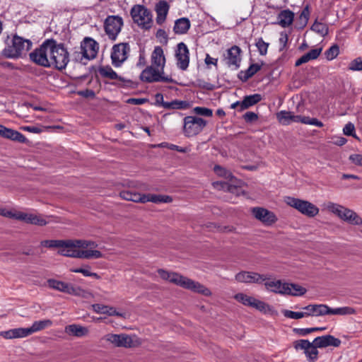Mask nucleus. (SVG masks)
Here are the masks:
<instances>
[{
	"instance_id": "f257e3e1",
	"label": "nucleus",
	"mask_w": 362,
	"mask_h": 362,
	"mask_svg": "<svg viewBox=\"0 0 362 362\" xmlns=\"http://www.w3.org/2000/svg\"><path fill=\"white\" fill-rule=\"evenodd\" d=\"M45 247H57L58 253L66 257L80 259H100L103 257V253L96 250L95 242L86 240H46L41 242Z\"/></svg>"
},
{
	"instance_id": "f03ea898",
	"label": "nucleus",
	"mask_w": 362,
	"mask_h": 362,
	"mask_svg": "<svg viewBox=\"0 0 362 362\" xmlns=\"http://www.w3.org/2000/svg\"><path fill=\"white\" fill-rule=\"evenodd\" d=\"M158 273L160 277L164 281L173 283L177 286L182 287L183 288L202 294L204 296H210L211 295V292L209 288L206 287L204 285L186 276H182L178 273L169 272L163 269H159L158 270Z\"/></svg>"
},
{
	"instance_id": "7ed1b4c3",
	"label": "nucleus",
	"mask_w": 362,
	"mask_h": 362,
	"mask_svg": "<svg viewBox=\"0 0 362 362\" xmlns=\"http://www.w3.org/2000/svg\"><path fill=\"white\" fill-rule=\"evenodd\" d=\"M305 316L321 317L327 315H349L355 313V310L349 306L331 308L325 304H310L304 308Z\"/></svg>"
},
{
	"instance_id": "20e7f679",
	"label": "nucleus",
	"mask_w": 362,
	"mask_h": 362,
	"mask_svg": "<svg viewBox=\"0 0 362 362\" xmlns=\"http://www.w3.org/2000/svg\"><path fill=\"white\" fill-rule=\"evenodd\" d=\"M324 209L349 224L362 225V218L353 210L332 202L324 204Z\"/></svg>"
},
{
	"instance_id": "39448f33",
	"label": "nucleus",
	"mask_w": 362,
	"mask_h": 362,
	"mask_svg": "<svg viewBox=\"0 0 362 362\" xmlns=\"http://www.w3.org/2000/svg\"><path fill=\"white\" fill-rule=\"evenodd\" d=\"M31 46L30 40L14 35L11 40V44H8L7 47L4 49L3 54L7 58H18L25 54Z\"/></svg>"
},
{
	"instance_id": "423d86ee",
	"label": "nucleus",
	"mask_w": 362,
	"mask_h": 362,
	"mask_svg": "<svg viewBox=\"0 0 362 362\" xmlns=\"http://www.w3.org/2000/svg\"><path fill=\"white\" fill-rule=\"evenodd\" d=\"M54 40H45L40 47L30 53V58L32 62L37 65L49 67L50 57L52 54Z\"/></svg>"
},
{
	"instance_id": "0eeeda50",
	"label": "nucleus",
	"mask_w": 362,
	"mask_h": 362,
	"mask_svg": "<svg viewBox=\"0 0 362 362\" xmlns=\"http://www.w3.org/2000/svg\"><path fill=\"white\" fill-rule=\"evenodd\" d=\"M284 202L288 206L294 208L300 214L310 218H313L319 214V208L306 200L293 197H284Z\"/></svg>"
},
{
	"instance_id": "6e6552de",
	"label": "nucleus",
	"mask_w": 362,
	"mask_h": 362,
	"mask_svg": "<svg viewBox=\"0 0 362 362\" xmlns=\"http://www.w3.org/2000/svg\"><path fill=\"white\" fill-rule=\"evenodd\" d=\"M101 340L115 347L132 348L139 344V341L135 336L126 334L108 333L105 334Z\"/></svg>"
},
{
	"instance_id": "1a4fd4ad",
	"label": "nucleus",
	"mask_w": 362,
	"mask_h": 362,
	"mask_svg": "<svg viewBox=\"0 0 362 362\" xmlns=\"http://www.w3.org/2000/svg\"><path fill=\"white\" fill-rule=\"evenodd\" d=\"M69 62V54L63 44L54 42L52 57H50L49 67H54L59 70L66 68Z\"/></svg>"
},
{
	"instance_id": "9d476101",
	"label": "nucleus",
	"mask_w": 362,
	"mask_h": 362,
	"mask_svg": "<svg viewBox=\"0 0 362 362\" xmlns=\"http://www.w3.org/2000/svg\"><path fill=\"white\" fill-rule=\"evenodd\" d=\"M207 122L196 116H187L183 119V134L187 137L197 136L202 132Z\"/></svg>"
},
{
	"instance_id": "9b49d317",
	"label": "nucleus",
	"mask_w": 362,
	"mask_h": 362,
	"mask_svg": "<svg viewBox=\"0 0 362 362\" xmlns=\"http://www.w3.org/2000/svg\"><path fill=\"white\" fill-rule=\"evenodd\" d=\"M131 15L135 23L144 29L151 27L152 15L148 9L142 5H135L131 9Z\"/></svg>"
},
{
	"instance_id": "f8f14e48",
	"label": "nucleus",
	"mask_w": 362,
	"mask_h": 362,
	"mask_svg": "<svg viewBox=\"0 0 362 362\" xmlns=\"http://www.w3.org/2000/svg\"><path fill=\"white\" fill-rule=\"evenodd\" d=\"M140 79L143 82L153 83V82H173V80L171 77L165 76L164 71L158 69L153 66H148L144 69L140 74Z\"/></svg>"
},
{
	"instance_id": "ddd939ff",
	"label": "nucleus",
	"mask_w": 362,
	"mask_h": 362,
	"mask_svg": "<svg viewBox=\"0 0 362 362\" xmlns=\"http://www.w3.org/2000/svg\"><path fill=\"white\" fill-rule=\"evenodd\" d=\"M130 51L127 43H119L112 48L111 60L115 67H119L127 59Z\"/></svg>"
},
{
	"instance_id": "4468645a",
	"label": "nucleus",
	"mask_w": 362,
	"mask_h": 362,
	"mask_svg": "<svg viewBox=\"0 0 362 362\" xmlns=\"http://www.w3.org/2000/svg\"><path fill=\"white\" fill-rule=\"evenodd\" d=\"M123 25V21L119 16H108L105 22V30L109 38L116 40Z\"/></svg>"
},
{
	"instance_id": "2eb2a0df",
	"label": "nucleus",
	"mask_w": 362,
	"mask_h": 362,
	"mask_svg": "<svg viewBox=\"0 0 362 362\" xmlns=\"http://www.w3.org/2000/svg\"><path fill=\"white\" fill-rule=\"evenodd\" d=\"M245 306L255 308L264 315H269L271 316H276L278 315V312L273 306L252 296H248Z\"/></svg>"
},
{
	"instance_id": "dca6fc26",
	"label": "nucleus",
	"mask_w": 362,
	"mask_h": 362,
	"mask_svg": "<svg viewBox=\"0 0 362 362\" xmlns=\"http://www.w3.org/2000/svg\"><path fill=\"white\" fill-rule=\"evenodd\" d=\"M251 212L254 217L266 226H271L277 221L274 212L262 207H253Z\"/></svg>"
},
{
	"instance_id": "f3484780",
	"label": "nucleus",
	"mask_w": 362,
	"mask_h": 362,
	"mask_svg": "<svg viewBox=\"0 0 362 362\" xmlns=\"http://www.w3.org/2000/svg\"><path fill=\"white\" fill-rule=\"evenodd\" d=\"M241 52V49L236 45L228 49L223 58L226 64L230 68L238 69L240 65Z\"/></svg>"
},
{
	"instance_id": "a211bd4d",
	"label": "nucleus",
	"mask_w": 362,
	"mask_h": 362,
	"mask_svg": "<svg viewBox=\"0 0 362 362\" xmlns=\"http://www.w3.org/2000/svg\"><path fill=\"white\" fill-rule=\"evenodd\" d=\"M176 64L181 70H186L189 63V52L184 42H180L175 51Z\"/></svg>"
},
{
	"instance_id": "6ab92c4d",
	"label": "nucleus",
	"mask_w": 362,
	"mask_h": 362,
	"mask_svg": "<svg viewBox=\"0 0 362 362\" xmlns=\"http://www.w3.org/2000/svg\"><path fill=\"white\" fill-rule=\"evenodd\" d=\"M235 278L237 281L240 283L260 284L265 280V274L254 272L242 271L238 273Z\"/></svg>"
},
{
	"instance_id": "aec40b11",
	"label": "nucleus",
	"mask_w": 362,
	"mask_h": 362,
	"mask_svg": "<svg viewBox=\"0 0 362 362\" xmlns=\"http://www.w3.org/2000/svg\"><path fill=\"white\" fill-rule=\"evenodd\" d=\"M81 54L83 57L89 60L93 59L97 55L98 45L93 39L86 37L81 42Z\"/></svg>"
},
{
	"instance_id": "412c9836",
	"label": "nucleus",
	"mask_w": 362,
	"mask_h": 362,
	"mask_svg": "<svg viewBox=\"0 0 362 362\" xmlns=\"http://www.w3.org/2000/svg\"><path fill=\"white\" fill-rule=\"evenodd\" d=\"M286 281L272 278L270 276L265 274V280L263 284L265 289L276 294L284 296Z\"/></svg>"
},
{
	"instance_id": "4be33fe9",
	"label": "nucleus",
	"mask_w": 362,
	"mask_h": 362,
	"mask_svg": "<svg viewBox=\"0 0 362 362\" xmlns=\"http://www.w3.org/2000/svg\"><path fill=\"white\" fill-rule=\"evenodd\" d=\"M262 95L260 94H253L247 95L244 98L242 101H237L230 105L231 109H236L238 111H243L255 104L259 103L262 100Z\"/></svg>"
},
{
	"instance_id": "5701e85b",
	"label": "nucleus",
	"mask_w": 362,
	"mask_h": 362,
	"mask_svg": "<svg viewBox=\"0 0 362 362\" xmlns=\"http://www.w3.org/2000/svg\"><path fill=\"white\" fill-rule=\"evenodd\" d=\"M47 286L52 289L66 293L71 295L74 293V285L54 279H49L47 281Z\"/></svg>"
},
{
	"instance_id": "b1692460",
	"label": "nucleus",
	"mask_w": 362,
	"mask_h": 362,
	"mask_svg": "<svg viewBox=\"0 0 362 362\" xmlns=\"http://www.w3.org/2000/svg\"><path fill=\"white\" fill-rule=\"evenodd\" d=\"M151 66L164 71L165 57L163 49L160 46L155 47L151 56Z\"/></svg>"
},
{
	"instance_id": "393cba45",
	"label": "nucleus",
	"mask_w": 362,
	"mask_h": 362,
	"mask_svg": "<svg viewBox=\"0 0 362 362\" xmlns=\"http://www.w3.org/2000/svg\"><path fill=\"white\" fill-rule=\"evenodd\" d=\"M30 332L29 327H18L11 329L7 331H3L0 332V336L7 339L23 338L30 336Z\"/></svg>"
},
{
	"instance_id": "a878e982",
	"label": "nucleus",
	"mask_w": 362,
	"mask_h": 362,
	"mask_svg": "<svg viewBox=\"0 0 362 362\" xmlns=\"http://www.w3.org/2000/svg\"><path fill=\"white\" fill-rule=\"evenodd\" d=\"M278 121L283 125H289L293 122H300L301 115H296L292 112L282 110L277 113Z\"/></svg>"
},
{
	"instance_id": "bb28decb",
	"label": "nucleus",
	"mask_w": 362,
	"mask_h": 362,
	"mask_svg": "<svg viewBox=\"0 0 362 362\" xmlns=\"http://www.w3.org/2000/svg\"><path fill=\"white\" fill-rule=\"evenodd\" d=\"M307 292V289L298 284L286 281L284 296H302Z\"/></svg>"
},
{
	"instance_id": "cd10ccee",
	"label": "nucleus",
	"mask_w": 362,
	"mask_h": 362,
	"mask_svg": "<svg viewBox=\"0 0 362 362\" xmlns=\"http://www.w3.org/2000/svg\"><path fill=\"white\" fill-rule=\"evenodd\" d=\"M317 347L322 348L329 346H333L337 347L340 345L341 341L339 339L334 337L332 335H325L322 337H317L313 340Z\"/></svg>"
},
{
	"instance_id": "c85d7f7f",
	"label": "nucleus",
	"mask_w": 362,
	"mask_h": 362,
	"mask_svg": "<svg viewBox=\"0 0 362 362\" xmlns=\"http://www.w3.org/2000/svg\"><path fill=\"white\" fill-rule=\"evenodd\" d=\"M91 307L93 310L98 314H106L109 316L124 317L122 313L117 312L116 309L112 306L95 303L93 304Z\"/></svg>"
},
{
	"instance_id": "c756f323",
	"label": "nucleus",
	"mask_w": 362,
	"mask_h": 362,
	"mask_svg": "<svg viewBox=\"0 0 362 362\" xmlns=\"http://www.w3.org/2000/svg\"><path fill=\"white\" fill-rule=\"evenodd\" d=\"M155 10L157 14L156 22L162 24L165 22L169 10V5L165 1H160L156 4Z\"/></svg>"
},
{
	"instance_id": "7c9ffc66",
	"label": "nucleus",
	"mask_w": 362,
	"mask_h": 362,
	"mask_svg": "<svg viewBox=\"0 0 362 362\" xmlns=\"http://www.w3.org/2000/svg\"><path fill=\"white\" fill-rule=\"evenodd\" d=\"M64 331L67 334L76 337H82L88 335L89 333V330L87 327L76 324L67 325Z\"/></svg>"
},
{
	"instance_id": "2f4dec72",
	"label": "nucleus",
	"mask_w": 362,
	"mask_h": 362,
	"mask_svg": "<svg viewBox=\"0 0 362 362\" xmlns=\"http://www.w3.org/2000/svg\"><path fill=\"white\" fill-rule=\"evenodd\" d=\"M155 98L156 103L165 109H182L185 104V102L178 100L165 102L163 100V95L161 93H157Z\"/></svg>"
},
{
	"instance_id": "473e14b6",
	"label": "nucleus",
	"mask_w": 362,
	"mask_h": 362,
	"mask_svg": "<svg viewBox=\"0 0 362 362\" xmlns=\"http://www.w3.org/2000/svg\"><path fill=\"white\" fill-rule=\"evenodd\" d=\"M277 18L278 23L282 28H287L290 26L293 23L294 13L288 9L284 10L279 13Z\"/></svg>"
},
{
	"instance_id": "72a5a7b5",
	"label": "nucleus",
	"mask_w": 362,
	"mask_h": 362,
	"mask_svg": "<svg viewBox=\"0 0 362 362\" xmlns=\"http://www.w3.org/2000/svg\"><path fill=\"white\" fill-rule=\"evenodd\" d=\"M120 197L127 201L134 202L146 203V194H140L135 192L129 190L122 191L120 192Z\"/></svg>"
},
{
	"instance_id": "f704fd0d",
	"label": "nucleus",
	"mask_w": 362,
	"mask_h": 362,
	"mask_svg": "<svg viewBox=\"0 0 362 362\" xmlns=\"http://www.w3.org/2000/svg\"><path fill=\"white\" fill-rule=\"evenodd\" d=\"M1 136L19 142H24L25 141V136L21 133L6 127H4Z\"/></svg>"
},
{
	"instance_id": "c9c22d12",
	"label": "nucleus",
	"mask_w": 362,
	"mask_h": 362,
	"mask_svg": "<svg viewBox=\"0 0 362 362\" xmlns=\"http://www.w3.org/2000/svg\"><path fill=\"white\" fill-rule=\"evenodd\" d=\"M190 28V22L186 18H181L177 20L174 25V31L177 34H185Z\"/></svg>"
},
{
	"instance_id": "e433bc0d",
	"label": "nucleus",
	"mask_w": 362,
	"mask_h": 362,
	"mask_svg": "<svg viewBox=\"0 0 362 362\" xmlns=\"http://www.w3.org/2000/svg\"><path fill=\"white\" fill-rule=\"evenodd\" d=\"M173 199L171 197L168 195H162V194H146V202H153L155 204L160 203H170L172 202Z\"/></svg>"
},
{
	"instance_id": "4c0bfd02",
	"label": "nucleus",
	"mask_w": 362,
	"mask_h": 362,
	"mask_svg": "<svg viewBox=\"0 0 362 362\" xmlns=\"http://www.w3.org/2000/svg\"><path fill=\"white\" fill-rule=\"evenodd\" d=\"M52 322L50 320H42L39 321H35L33 323L31 327H29L30 334L41 331L47 327L52 326Z\"/></svg>"
},
{
	"instance_id": "58836bf2",
	"label": "nucleus",
	"mask_w": 362,
	"mask_h": 362,
	"mask_svg": "<svg viewBox=\"0 0 362 362\" xmlns=\"http://www.w3.org/2000/svg\"><path fill=\"white\" fill-rule=\"evenodd\" d=\"M99 73L102 76L109 79H119V81H123L122 78L119 76L110 66H104L100 68Z\"/></svg>"
},
{
	"instance_id": "ea45409f",
	"label": "nucleus",
	"mask_w": 362,
	"mask_h": 362,
	"mask_svg": "<svg viewBox=\"0 0 362 362\" xmlns=\"http://www.w3.org/2000/svg\"><path fill=\"white\" fill-rule=\"evenodd\" d=\"M70 271L74 273H81L84 276H91L95 278L96 279H100V276L97 273L92 272L90 271V267L88 265L80 268H71L70 269Z\"/></svg>"
},
{
	"instance_id": "a19ab883",
	"label": "nucleus",
	"mask_w": 362,
	"mask_h": 362,
	"mask_svg": "<svg viewBox=\"0 0 362 362\" xmlns=\"http://www.w3.org/2000/svg\"><path fill=\"white\" fill-rule=\"evenodd\" d=\"M214 171L218 176L223 177L228 181H232L234 177L229 170L218 165H216L214 167Z\"/></svg>"
},
{
	"instance_id": "79ce46f5",
	"label": "nucleus",
	"mask_w": 362,
	"mask_h": 362,
	"mask_svg": "<svg viewBox=\"0 0 362 362\" xmlns=\"http://www.w3.org/2000/svg\"><path fill=\"white\" fill-rule=\"evenodd\" d=\"M317 347L315 344L314 341L311 342L309 349L307 350L305 354L306 358L309 362H315L318 358Z\"/></svg>"
},
{
	"instance_id": "37998d69",
	"label": "nucleus",
	"mask_w": 362,
	"mask_h": 362,
	"mask_svg": "<svg viewBox=\"0 0 362 362\" xmlns=\"http://www.w3.org/2000/svg\"><path fill=\"white\" fill-rule=\"evenodd\" d=\"M48 223L46 218L42 216L37 214L32 213L30 216V220L28 223L37 225V226H45Z\"/></svg>"
},
{
	"instance_id": "c03bdc74",
	"label": "nucleus",
	"mask_w": 362,
	"mask_h": 362,
	"mask_svg": "<svg viewBox=\"0 0 362 362\" xmlns=\"http://www.w3.org/2000/svg\"><path fill=\"white\" fill-rule=\"evenodd\" d=\"M261 69V65L258 64H253L250 65L248 69L244 73V76H240V78L243 81H247L248 78L254 76Z\"/></svg>"
},
{
	"instance_id": "a18cd8bd",
	"label": "nucleus",
	"mask_w": 362,
	"mask_h": 362,
	"mask_svg": "<svg viewBox=\"0 0 362 362\" xmlns=\"http://www.w3.org/2000/svg\"><path fill=\"white\" fill-rule=\"evenodd\" d=\"M311 342L306 339H299L293 342V346L297 351H303L305 355L309 349Z\"/></svg>"
},
{
	"instance_id": "49530a36",
	"label": "nucleus",
	"mask_w": 362,
	"mask_h": 362,
	"mask_svg": "<svg viewBox=\"0 0 362 362\" xmlns=\"http://www.w3.org/2000/svg\"><path fill=\"white\" fill-rule=\"evenodd\" d=\"M311 29L318 33L320 34L322 36H325L328 33V28L327 26L322 23L315 21L313 25L311 27Z\"/></svg>"
},
{
	"instance_id": "de8ad7c7",
	"label": "nucleus",
	"mask_w": 362,
	"mask_h": 362,
	"mask_svg": "<svg viewBox=\"0 0 362 362\" xmlns=\"http://www.w3.org/2000/svg\"><path fill=\"white\" fill-rule=\"evenodd\" d=\"M255 46L260 55L264 56L267 54L269 43L264 42L262 37L256 39Z\"/></svg>"
},
{
	"instance_id": "09e8293b",
	"label": "nucleus",
	"mask_w": 362,
	"mask_h": 362,
	"mask_svg": "<svg viewBox=\"0 0 362 362\" xmlns=\"http://www.w3.org/2000/svg\"><path fill=\"white\" fill-rule=\"evenodd\" d=\"M282 313L286 317L290 319L298 320L303 317H306L305 310H303V311L300 312H294L288 310H284L282 311Z\"/></svg>"
},
{
	"instance_id": "8fccbe9b",
	"label": "nucleus",
	"mask_w": 362,
	"mask_h": 362,
	"mask_svg": "<svg viewBox=\"0 0 362 362\" xmlns=\"http://www.w3.org/2000/svg\"><path fill=\"white\" fill-rule=\"evenodd\" d=\"M339 54V47L337 45H332L329 49L325 52V55L328 60H333Z\"/></svg>"
},
{
	"instance_id": "3c124183",
	"label": "nucleus",
	"mask_w": 362,
	"mask_h": 362,
	"mask_svg": "<svg viewBox=\"0 0 362 362\" xmlns=\"http://www.w3.org/2000/svg\"><path fill=\"white\" fill-rule=\"evenodd\" d=\"M348 69L353 71H362V57H357L350 62Z\"/></svg>"
},
{
	"instance_id": "603ef678",
	"label": "nucleus",
	"mask_w": 362,
	"mask_h": 362,
	"mask_svg": "<svg viewBox=\"0 0 362 362\" xmlns=\"http://www.w3.org/2000/svg\"><path fill=\"white\" fill-rule=\"evenodd\" d=\"M74 293H71V295L79 296V297H82V298H89L93 296L90 292L82 288L80 286H74Z\"/></svg>"
},
{
	"instance_id": "864d4df0",
	"label": "nucleus",
	"mask_w": 362,
	"mask_h": 362,
	"mask_svg": "<svg viewBox=\"0 0 362 362\" xmlns=\"http://www.w3.org/2000/svg\"><path fill=\"white\" fill-rule=\"evenodd\" d=\"M300 123L305 124L314 125V126H316L318 127H322L323 126L322 122L319 121L316 118H310L309 117H305V116H302Z\"/></svg>"
},
{
	"instance_id": "5fc2aeb1",
	"label": "nucleus",
	"mask_w": 362,
	"mask_h": 362,
	"mask_svg": "<svg viewBox=\"0 0 362 362\" xmlns=\"http://www.w3.org/2000/svg\"><path fill=\"white\" fill-rule=\"evenodd\" d=\"M193 112L202 116L205 117H211L213 115V112L211 109L204 107H195L193 109Z\"/></svg>"
},
{
	"instance_id": "6e6d98bb",
	"label": "nucleus",
	"mask_w": 362,
	"mask_h": 362,
	"mask_svg": "<svg viewBox=\"0 0 362 362\" xmlns=\"http://www.w3.org/2000/svg\"><path fill=\"white\" fill-rule=\"evenodd\" d=\"M31 214L32 213L16 211V213L14 214V218L28 223L30 220V216L31 215Z\"/></svg>"
},
{
	"instance_id": "4d7b16f0",
	"label": "nucleus",
	"mask_w": 362,
	"mask_h": 362,
	"mask_svg": "<svg viewBox=\"0 0 362 362\" xmlns=\"http://www.w3.org/2000/svg\"><path fill=\"white\" fill-rule=\"evenodd\" d=\"M349 160L357 166L362 167V154L354 153L349 157Z\"/></svg>"
},
{
	"instance_id": "13d9d810",
	"label": "nucleus",
	"mask_w": 362,
	"mask_h": 362,
	"mask_svg": "<svg viewBox=\"0 0 362 362\" xmlns=\"http://www.w3.org/2000/svg\"><path fill=\"white\" fill-rule=\"evenodd\" d=\"M354 132H355L354 125L350 122L346 124L343 129L344 134L347 136H355L354 134Z\"/></svg>"
},
{
	"instance_id": "bf43d9fd",
	"label": "nucleus",
	"mask_w": 362,
	"mask_h": 362,
	"mask_svg": "<svg viewBox=\"0 0 362 362\" xmlns=\"http://www.w3.org/2000/svg\"><path fill=\"white\" fill-rule=\"evenodd\" d=\"M249 295L243 293H238L234 296V298L239 303H242L243 305H245V303L247 302V300L248 299Z\"/></svg>"
},
{
	"instance_id": "052dcab7",
	"label": "nucleus",
	"mask_w": 362,
	"mask_h": 362,
	"mask_svg": "<svg viewBox=\"0 0 362 362\" xmlns=\"http://www.w3.org/2000/svg\"><path fill=\"white\" fill-rule=\"evenodd\" d=\"M322 50V48L313 49H311L310 52H308L306 54H308L309 59L310 60H313V59H317L320 56Z\"/></svg>"
},
{
	"instance_id": "680f3d73",
	"label": "nucleus",
	"mask_w": 362,
	"mask_h": 362,
	"mask_svg": "<svg viewBox=\"0 0 362 362\" xmlns=\"http://www.w3.org/2000/svg\"><path fill=\"white\" fill-rule=\"evenodd\" d=\"M204 62L207 66L214 65L217 66L218 64V59L211 57L209 54H206Z\"/></svg>"
},
{
	"instance_id": "e2e57ef3",
	"label": "nucleus",
	"mask_w": 362,
	"mask_h": 362,
	"mask_svg": "<svg viewBox=\"0 0 362 362\" xmlns=\"http://www.w3.org/2000/svg\"><path fill=\"white\" fill-rule=\"evenodd\" d=\"M279 45H280V49H283L285 48L287 41H288V35L287 34L284 33H281L279 37Z\"/></svg>"
},
{
	"instance_id": "0e129e2a",
	"label": "nucleus",
	"mask_w": 362,
	"mask_h": 362,
	"mask_svg": "<svg viewBox=\"0 0 362 362\" xmlns=\"http://www.w3.org/2000/svg\"><path fill=\"white\" fill-rule=\"evenodd\" d=\"M244 119L247 122H252L257 119V115L252 112H247L244 115Z\"/></svg>"
},
{
	"instance_id": "69168bd1",
	"label": "nucleus",
	"mask_w": 362,
	"mask_h": 362,
	"mask_svg": "<svg viewBox=\"0 0 362 362\" xmlns=\"http://www.w3.org/2000/svg\"><path fill=\"white\" fill-rule=\"evenodd\" d=\"M325 327H313V328L303 329L300 331V334L306 335V334H310L312 332L319 331V330H325Z\"/></svg>"
},
{
	"instance_id": "338daca9",
	"label": "nucleus",
	"mask_w": 362,
	"mask_h": 362,
	"mask_svg": "<svg viewBox=\"0 0 362 362\" xmlns=\"http://www.w3.org/2000/svg\"><path fill=\"white\" fill-rule=\"evenodd\" d=\"M23 129L25 130V131H27L28 132L35 133V134H38V133H40L42 132L40 128H39L37 127H35V126L23 127Z\"/></svg>"
},
{
	"instance_id": "774afa93",
	"label": "nucleus",
	"mask_w": 362,
	"mask_h": 362,
	"mask_svg": "<svg viewBox=\"0 0 362 362\" xmlns=\"http://www.w3.org/2000/svg\"><path fill=\"white\" fill-rule=\"evenodd\" d=\"M310 59H309L308 56L307 54L303 55L300 58H299L296 62V66H298L300 65H301L302 64H304V63H306L308 62H309Z\"/></svg>"
}]
</instances>
